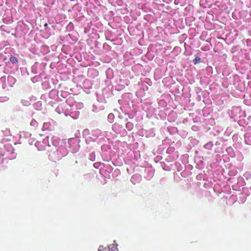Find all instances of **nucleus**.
I'll use <instances>...</instances> for the list:
<instances>
[{
    "instance_id": "obj_1",
    "label": "nucleus",
    "mask_w": 251,
    "mask_h": 251,
    "mask_svg": "<svg viewBox=\"0 0 251 251\" xmlns=\"http://www.w3.org/2000/svg\"><path fill=\"white\" fill-rule=\"evenodd\" d=\"M99 251H118V249L114 244H112L108 246L107 247L100 246Z\"/></svg>"
},
{
    "instance_id": "obj_3",
    "label": "nucleus",
    "mask_w": 251,
    "mask_h": 251,
    "mask_svg": "<svg viewBox=\"0 0 251 251\" xmlns=\"http://www.w3.org/2000/svg\"><path fill=\"white\" fill-rule=\"evenodd\" d=\"M201 61V58L199 56H196L193 60L194 64H196Z\"/></svg>"
},
{
    "instance_id": "obj_2",
    "label": "nucleus",
    "mask_w": 251,
    "mask_h": 251,
    "mask_svg": "<svg viewBox=\"0 0 251 251\" xmlns=\"http://www.w3.org/2000/svg\"><path fill=\"white\" fill-rule=\"evenodd\" d=\"M10 60L13 64L17 63L18 62V59L15 56H11L10 58Z\"/></svg>"
}]
</instances>
